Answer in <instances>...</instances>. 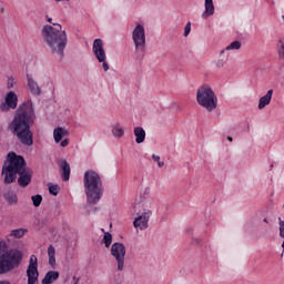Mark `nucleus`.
Segmentation results:
<instances>
[{"mask_svg": "<svg viewBox=\"0 0 284 284\" xmlns=\"http://www.w3.org/2000/svg\"><path fill=\"white\" fill-rule=\"evenodd\" d=\"M48 258H49V265L54 270L57 267V248H54L53 245H49L47 250Z\"/></svg>", "mask_w": 284, "mask_h": 284, "instance_id": "4be33fe9", "label": "nucleus"}, {"mask_svg": "<svg viewBox=\"0 0 284 284\" xmlns=\"http://www.w3.org/2000/svg\"><path fill=\"white\" fill-rule=\"evenodd\" d=\"M83 189L89 205H97L103 197V180L95 170H87L83 176Z\"/></svg>", "mask_w": 284, "mask_h": 284, "instance_id": "20e7f679", "label": "nucleus"}, {"mask_svg": "<svg viewBox=\"0 0 284 284\" xmlns=\"http://www.w3.org/2000/svg\"><path fill=\"white\" fill-rule=\"evenodd\" d=\"M151 159L153 161V163H155L158 165V168H163L165 165V162L163 160H161V155L159 154H152Z\"/></svg>", "mask_w": 284, "mask_h": 284, "instance_id": "c756f323", "label": "nucleus"}, {"mask_svg": "<svg viewBox=\"0 0 284 284\" xmlns=\"http://www.w3.org/2000/svg\"><path fill=\"white\" fill-rule=\"evenodd\" d=\"M48 187H49V193L52 194V196H58L59 192H61V186H59L58 184L49 183Z\"/></svg>", "mask_w": 284, "mask_h": 284, "instance_id": "cd10ccee", "label": "nucleus"}, {"mask_svg": "<svg viewBox=\"0 0 284 284\" xmlns=\"http://www.w3.org/2000/svg\"><path fill=\"white\" fill-rule=\"evenodd\" d=\"M28 232V229H16L11 230L9 234L6 235L7 243H13L14 239H23Z\"/></svg>", "mask_w": 284, "mask_h": 284, "instance_id": "a211bd4d", "label": "nucleus"}, {"mask_svg": "<svg viewBox=\"0 0 284 284\" xmlns=\"http://www.w3.org/2000/svg\"><path fill=\"white\" fill-rule=\"evenodd\" d=\"M3 247H6V241L0 240V274H8L12 270H17L23 261V252L19 248H11L4 253Z\"/></svg>", "mask_w": 284, "mask_h": 284, "instance_id": "39448f33", "label": "nucleus"}, {"mask_svg": "<svg viewBox=\"0 0 284 284\" xmlns=\"http://www.w3.org/2000/svg\"><path fill=\"white\" fill-rule=\"evenodd\" d=\"M55 3H70V0H53Z\"/></svg>", "mask_w": 284, "mask_h": 284, "instance_id": "f704fd0d", "label": "nucleus"}, {"mask_svg": "<svg viewBox=\"0 0 284 284\" xmlns=\"http://www.w3.org/2000/svg\"><path fill=\"white\" fill-rule=\"evenodd\" d=\"M45 19L48 23H51L52 26L45 24L42 27V41L53 57L63 59L65 55V48H68V31L63 29L61 23L52 22V18L49 16H45Z\"/></svg>", "mask_w": 284, "mask_h": 284, "instance_id": "f03ea898", "label": "nucleus"}, {"mask_svg": "<svg viewBox=\"0 0 284 284\" xmlns=\"http://www.w3.org/2000/svg\"><path fill=\"white\" fill-rule=\"evenodd\" d=\"M4 200L9 205H17L19 203V197H17V193L13 191H7L4 193Z\"/></svg>", "mask_w": 284, "mask_h": 284, "instance_id": "393cba45", "label": "nucleus"}, {"mask_svg": "<svg viewBox=\"0 0 284 284\" xmlns=\"http://www.w3.org/2000/svg\"><path fill=\"white\" fill-rule=\"evenodd\" d=\"M110 254L116 263V271L123 272V270H125V254H128V248H125V244L120 242L113 243L111 245Z\"/></svg>", "mask_w": 284, "mask_h": 284, "instance_id": "1a4fd4ad", "label": "nucleus"}, {"mask_svg": "<svg viewBox=\"0 0 284 284\" xmlns=\"http://www.w3.org/2000/svg\"><path fill=\"white\" fill-rule=\"evenodd\" d=\"M216 12V8L214 7V0H204V11L201 14L202 19H210L214 17Z\"/></svg>", "mask_w": 284, "mask_h": 284, "instance_id": "f3484780", "label": "nucleus"}, {"mask_svg": "<svg viewBox=\"0 0 284 284\" xmlns=\"http://www.w3.org/2000/svg\"><path fill=\"white\" fill-rule=\"evenodd\" d=\"M31 201H32L34 207H39V205H41V203L43 201V196H41V194L32 195Z\"/></svg>", "mask_w": 284, "mask_h": 284, "instance_id": "7c9ffc66", "label": "nucleus"}, {"mask_svg": "<svg viewBox=\"0 0 284 284\" xmlns=\"http://www.w3.org/2000/svg\"><path fill=\"white\" fill-rule=\"evenodd\" d=\"M14 85H17V80H14V78H9L7 80L8 90H12V88H14Z\"/></svg>", "mask_w": 284, "mask_h": 284, "instance_id": "473e14b6", "label": "nucleus"}, {"mask_svg": "<svg viewBox=\"0 0 284 284\" xmlns=\"http://www.w3.org/2000/svg\"><path fill=\"white\" fill-rule=\"evenodd\" d=\"M19 105V97L13 91L6 94L4 102L0 104L1 112H9V110H17Z\"/></svg>", "mask_w": 284, "mask_h": 284, "instance_id": "ddd939ff", "label": "nucleus"}, {"mask_svg": "<svg viewBox=\"0 0 284 284\" xmlns=\"http://www.w3.org/2000/svg\"><path fill=\"white\" fill-rule=\"evenodd\" d=\"M274 168V164H271V169Z\"/></svg>", "mask_w": 284, "mask_h": 284, "instance_id": "58836bf2", "label": "nucleus"}, {"mask_svg": "<svg viewBox=\"0 0 284 284\" xmlns=\"http://www.w3.org/2000/svg\"><path fill=\"white\" fill-rule=\"evenodd\" d=\"M36 118L34 104L32 100H29L18 108L13 120L9 124L10 132L18 136L23 145L30 146L34 143L30 125L34 123Z\"/></svg>", "mask_w": 284, "mask_h": 284, "instance_id": "f257e3e1", "label": "nucleus"}, {"mask_svg": "<svg viewBox=\"0 0 284 284\" xmlns=\"http://www.w3.org/2000/svg\"><path fill=\"white\" fill-rule=\"evenodd\" d=\"M280 236H282V239H284V222L283 221L280 222Z\"/></svg>", "mask_w": 284, "mask_h": 284, "instance_id": "72a5a7b5", "label": "nucleus"}, {"mask_svg": "<svg viewBox=\"0 0 284 284\" xmlns=\"http://www.w3.org/2000/svg\"><path fill=\"white\" fill-rule=\"evenodd\" d=\"M214 65L216 68V70H223V68H225V65H227V55L226 58H223V55H219V59L214 60Z\"/></svg>", "mask_w": 284, "mask_h": 284, "instance_id": "a878e982", "label": "nucleus"}, {"mask_svg": "<svg viewBox=\"0 0 284 284\" xmlns=\"http://www.w3.org/2000/svg\"><path fill=\"white\" fill-rule=\"evenodd\" d=\"M55 281H59V272L58 271H49L42 278V284H52Z\"/></svg>", "mask_w": 284, "mask_h": 284, "instance_id": "5701e85b", "label": "nucleus"}, {"mask_svg": "<svg viewBox=\"0 0 284 284\" xmlns=\"http://www.w3.org/2000/svg\"><path fill=\"white\" fill-rule=\"evenodd\" d=\"M70 131L63 126H57L53 130V141L54 143H60V148H68L70 145Z\"/></svg>", "mask_w": 284, "mask_h": 284, "instance_id": "f8f14e48", "label": "nucleus"}, {"mask_svg": "<svg viewBox=\"0 0 284 284\" xmlns=\"http://www.w3.org/2000/svg\"><path fill=\"white\" fill-rule=\"evenodd\" d=\"M28 284H39V260L31 255L27 267Z\"/></svg>", "mask_w": 284, "mask_h": 284, "instance_id": "9d476101", "label": "nucleus"}, {"mask_svg": "<svg viewBox=\"0 0 284 284\" xmlns=\"http://www.w3.org/2000/svg\"><path fill=\"white\" fill-rule=\"evenodd\" d=\"M196 103L206 112H214L219 108V97L210 84H202L196 90Z\"/></svg>", "mask_w": 284, "mask_h": 284, "instance_id": "423d86ee", "label": "nucleus"}, {"mask_svg": "<svg viewBox=\"0 0 284 284\" xmlns=\"http://www.w3.org/2000/svg\"><path fill=\"white\" fill-rule=\"evenodd\" d=\"M243 48V43L240 40H234L231 43H229L225 48L220 50V57H230V53L232 52H239Z\"/></svg>", "mask_w": 284, "mask_h": 284, "instance_id": "dca6fc26", "label": "nucleus"}, {"mask_svg": "<svg viewBox=\"0 0 284 284\" xmlns=\"http://www.w3.org/2000/svg\"><path fill=\"white\" fill-rule=\"evenodd\" d=\"M190 32H192V22L185 24L183 37H190Z\"/></svg>", "mask_w": 284, "mask_h": 284, "instance_id": "2f4dec72", "label": "nucleus"}, {"mask_svg": "<svg viewBox=\"0 0 284 284\" xmlns=\"http://www.w3.org/2000/svg\"><path fill=\"white\" fill-rule=\"evenodd\" d=\"M8 162L2 166V176L6 185L14 183L17 181V174H19L18 183L21 187H28L30 181H32V171L26 168V160L21 155L11 152L7 155Z\"/></svg>", "mask_w": 284, "mask_h": 284, "instance_id": "7ed1b4c3", "label": "nucleus"}, {"mask_svg": "<svg viewBox=\"0 0 284 284\" xmlns=\"http://www.w3.org/2000/svg\"><path fill=\"white\" fill-rule=\"evenodd\" d=\"M111 134L114 139H123L125 136V129L121 125V122L111 124Z\"/></svg>", "mask_w": 284, "mask_h": 284, "instance_id": "aec40b11", "label": "nucleus"}, {"mask_svg": "<svg viewBox=\"0 0 284 284\" xmlns=\"http://www.w3.org/2000/svg\"><path fill=\"white\" fill-rule=\"evenodd\" d=\"M0 284H10L8 281H0Z\"/></svg>", "mask_w": 284, "mask_h": 284, "instance_id": "c9c22d12", "label": "nucleus"}, {"mask_svg": "<svg viewBox=\"0 0 284 284\" xmlns=\"http://www.w3.org/2000/svg\"><path fill=\"white\" fill-rule=\"evenodd\" d=\"M102 243L105 245V247H110V245H112V233L104 232Z\"/></svg>", "mask_w": 284, "mask_h": 284, "instance_id": "c85d7f7f", "label": "nucleus"}, {"mask_svg": "<svg viewBox=\"0 0 284 284\" xmlns=\"http://www.w3.org/2000/svg\"><path fill=\"white\" fill-rule=\"evenodd\" d=\"M92 53L97 61L102 65L104 72L110 70V64L108 63V53H105V42L103 39L98 38L93 41Z\"/></svg>", "mask_w": 284, "mask_h": 284, "instance_id": "6e6552de", "label": "nucleus"}, {"mask_svg": "<svg viewBox=\"0 0 284 284\" xmlns=\"http://www.w3.org/2000/svg\"><path fill=\"white\" fill-rule=\"evenodd\" d=\"M27 90L33 97H41V87L39 85V82L34 80V77H32V74H27Z\"/></svg>", "mask_w": 284, "mask_h": 284, "instance_id": "2eb2a0df", "label": "nucleus"}, {"mask_svg": "<svg viewBox=\"0 0 284 284\" xmlns=\"http://www.w3.org/2000/svg\"><path fill=\"white\" fill-rule=\"evenodd\" d=\"M151 192L152 189H150V186H146L142 190L140 194V200L133 204L134 212H141V207H143L148 203V201H150Z\"/></svg>", "mask_w": 284, "mask_h": 284, "instance_id": "4468645a", "label": "nucleus"}, {"mask_svg": "<svg viewBox=\"0 0 284 284\" xmlns=\"http://www.w3.org/2000/svg\"><path fill=\"white\" fill-rule=\"evenodd\" d=\"M227 141H230V143H232V141H233L232 136H227Z\"/></svg>", "mask_w": 284, "mask_h": 284, "instance_id": "4c0bfd02", "label": "nucleus"}, {"mask_svg": "<svg viewBox=\"0 0 284 284\" xmlns=\"http://www.w3.org/2000/svg\"><path fill=\"white\" fill-rule=\"evenodd\" d=\"M150 216H152V211L150 209H143L142 212H139L133 221V227L135 230H148L150 223Z\"/></svg>", "mask_w": 284, "mask_h": 284, "instance_id": "9b49d317", "label": "nucleus"}, {"mask_svg": "<svg viewBox=\"0 0 284 284\" xmlns=\"http://www.w3.org/2000/svg\"><path fill=\"white\" fill-rule=\"evenodd\" d=\"M136 57L143 59L145 57V45L148 43L145 36V22L136 21L131 32Z\"/></svg>", "mask_w": 284, "mask_h": 284, "instance_id": "0eeeda50", "label": "nucleus"}, {"mask_svg": "<svg viewBox=\"0 0 284 284\" xmlns=\"http://www.w3.org/2000/svg\"><path fill=\"white\" fill-rule=\"evenodd\" d=\"M264 223H270V220L267 217H264Z\"/></svg>", "mask_w": 284, "mask_h": 284, "instance_id": "e433bc0d", "label": "nucleus"}, {"mask_svg": "<svg viewBox=\"0 0 284 284\" xmlns=\"http://www.w3.org/2000/svg\"><path fill=\"white\" fill-rule=\"evenodd\" d=\"M133 135L135 136V143H138V145H141V143H145V129H143V126H135L133 129Z\"/></svg>", "mask_w": 284, "mask_h": 284, "instance_id": "412c9836", "label": "nucleus"}, {"mask_svg": "<svg viewBox=\"0 0 284 284\" xmlns=\"http://www.w3.org/2000/svg\"><path fill=\"white\" fill-rule=\"evenodd\" d=\"M276 50H277V57L284 61V42L283 40H278L276 44Z\"/></svg>", "mask_w": 284, "mask_h": 284, "instance_id": "bb28decb", "label": "nucleus"}, {"mask_svg": "<svg viewBox=\"0 0 284 284\" xmlns=\"http://www.w3.org/2000/svg\"><path fill=\"white\" fill-rule=\"evenodd\" d=\"M272 97H274L273 89L268 90L265 95L260 98L258 104H257L258 110H265V108H267V105L272 103Z\"/></svg>", "mask_w": 284, "mask_h": 284, "instance_id": "6ab92c4d", "label": "nucleus"}, {"mask_svg": "<svg viewBox=\"0 0 284 284\" xmlns=\"http://www.w3.org/2000/svg\"><path fill=\"white\" fill-rule=\"evenodd\" d=\"M60 168L63 181H70V163H68L65 160H60Z\"/></svg>", "mask_w": 284, "mask_h": 284, "instance_id": "b1692460", "label": "nucleus"}]
</instances>
